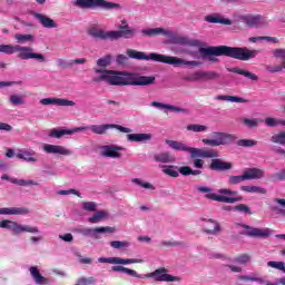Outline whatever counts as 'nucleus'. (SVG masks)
Instances as JSON below:
<instances>
[{"label": "nucleus", "mask_w": 285, "mask_h": 285, "mask_svg": "<svg viewBox=\"0 0 285 285\" xmlns=\"http://www.w3.org/2000/svg\"><path fill=\"white\" fill-rule=\"evenodd\" d=\"M200 55L207 57V61L217 63L219 59L217 57H229V59H237L238 61H248L257 57V50H250L246 47H228V46H215L207 48H199Z\"/></svg>", "instance_id": "1"}, {"label": "nucleus", "mask_w": 285, "mask_h": 285, "mask_svg": "<svg viewBox=\"0 0 285 285\" xmlns=\"http://www.w3.org/2000/svg\"><path fill=\"white\" fill-rule=\"evenodd\" d=\"M95 72H106L109 86H153L155 83L154 76L101 69H96Z\"/></svg>", "instance_id": "2"}, {"label": "nucleus", "mask_w": 285, "mask_h": 285, "mask_svg": "<svg viewBox=\"0 0 285 285\" xmlns=\"http://www.w3.org/2000/svg\"><path fill=\"white\" fill-rule=\"evenodd\" d=\"M126 55L129 59H137L138 61H157V63H167L168 66H202V61H186L181 58L156 52H151L147 56L146 52L137 51L135 49H127Z\"/></svg>", "instance_id": "3"}, {"label": "nucleus", "mask_w": 285, "mask_h": 285, "mask_svg": "<svg viewBox=\"0 0 285 285\" xmlns=\"http://www.w3.org/2000/svg\"><path fill=\"white\" fill-rule=\"evenodd\" d=\"M109 128H115L119 130V132L130 134L132 129L128 127H124L121 125H91L86 127H76L73 129H51L49 137H55L56 139H61V137H66V135H75V132H83L86 130H91L95 135H106Z\"/></svg>", "instance_id": "4"}, {"label": "nucleus", "mask_w": 285, "mask_h": 285, "mask_svg": "<svg viewBox=\"0 0 285 285\" xmlns=\"http://www.w3.org/2000/svg\"><path fill=\"white\" fill-rule=\"evenodd\" d=\"M165 144L169 146L173 150L180 153H189L191 159H197V157H203L204 159L219 157V151L216 149H199L195 147H188L186 144L177 140L166 139Z\"/></svg>", "instance_id": "5"}, {"label": "nucleus", "mask_w": 285, "mask_h": 285, "mask_svg": "<svg viewBox=\"0 0 285 285\" xmlns=\"http://www.w3.org/2000/svg\"><path fill=\"white\" fill-rule=\"evenodd\" d=\"M0 52H3L4 55H14V52H19L18 59H22L23 61L28 59H37L41 63L46 61V56H43V53H35L32 52V48L21 47L19 45H0Z\"/></svg>", "instance_id": "6"}, {"label": "nucleus", "mask_w": 285, "mask_h": 285, "mask_svg": "<svg viewBox=\"0 0 285 285\" xmlns=\"http://www.w3.org/2000/svg\"><path fill=\"white\" fill-rule=\"evenodd\" d=\"M75 6L81 10H115L121 8V4L106 0H76Z\"/></svg>", "instance_id": "7"}, {"label": "nucleus", "mask_w": 285, "mask_h": 285, "mask_svg": "<svg viewBox=\"0 0 285 285\" xmlns=\"http://www.w3.org/2000/svg\"><path fill=\"white\" fill-rule=\"evenodd\" d=\"M264 169L259 168H246L240 176H229L228 184L229 186H237V184H242V181H250L253 179H264L265 177Z\"/></svg>", "instance_id": "8"}, {"label": "nucleus", "mask_w": 285, "mask_h": 285, "mask_svg": "<svg viewBox=\"0 0 285 285\" xmlns=\"http://www.w3.org/2000/svg\"><path fill=\"white\" fill-rule=\"evenodd\" d=\"M0 228L11 230L12 235H21V233H39V227H32L30 225H20L14 220L3 219L0 222Z\"/></svg>", "instance_id": "9"}, {"label": "nucleus", "mask_w": 285, "mask_h": 285, "mask_svg": "<svg viewBox=\"0 0 285 285\" xmlns=\"http://www.w3.org/2000/svg\"><path fill=\"white\" fill-rule=\"evenodd\" d=\"M197 190L198 193H207L205 195L206 199H210L212 202H219L220 204H237V202H242V199H244L242 196H237V197L219 196L213 193V189L204 186H199Z\"/></svg>", "instance_id": "10"}, {"label": "nucleus", "mask_w": 285, "mask_h": 285, "mask_svg": "<svg viewBox=\"0 0 285 285\" xmlns=\"http://www.w3.org/2000/svg\"><path fill=\"white\" fill-rule=\"evenodd\" d=\"M170 32L171 35L167 37L170 39V43H174V46H188L189 48H202V46H204L202 40L190 39L185 36L175 35L173 31Z\"/></svg>", "instance_id": "11"}, {"label": "nucleus", "mask_w": 285, "mask_h": 285, "mask_svg": "<svg viewBox=\"0 0 285 285\" xmlns=\"http://www.w3.org/2000/svg\"><path fill=\"white\" fill-rule=\"evenodd\" d=\"M137 35V29L130 28V26H119L118 30L111 31V41H117V39H132Z\"/></svg>", "instance_id": "12"}, {"label": "nucleus", "mask_w": 285, "mask_h": 285, "mask_svg": "<svg viewBox=\"0 0 285 285\" xmlns=\"http://www.w3.org/2000/svg\"><path fill=\"white\" fill-rule=\"evenodd\" d=\"M242 228H245V232L243 235H246V237H255V238H266L271 237V230L268 228L262 229L256 227H250L246 224L240 225Z\"/></svg>", "instance_id": "13"}, {"label": "nucleus", "mask_w": 285, "mask_h": 285, "mask_svg": "<svg viewBox=\"0 0 285 285\" xmlns=\"http://www.w3.org/2000/svg\"><path fill=\"white\" fill-rule=\"evenodd\" d=\"M99 264H118V265H128V264H141L144 261L137 258H121V257H100L98 258Z\"/></svg>", "instance_id": "14"}, {"label": "nucleus", "mask_w": 285, "mask_h": 285, "mask_svg": "<svg viewBox=\"0 0 285 285\" xmlns=\"http://www.w3.org/2000/svg\"><path fill=\"white\" fill-rule=\"evenodd\" d=\"M126 148L117 145H106L102 146L101 155L102 157H108L110 159H119L121 157V151Z\"/></svg>", "instance_id": "15"}, {"label": "nucleus", "mask_w": 285, "mask_h": 285, "mask_svg": "<svg viewBox=\"0 0 285 285\" xmlns=\"http://www.w3.org/2000/svg\"><path fill=\"white\" fill-rule=\"evenodd\" d=\"M168 269L165 267L158 268L150 274H147L146 277H154L156 282H175L177 278L170 274H167Z\"/></svg>", "instance_id": "16"}, {"label": "nucleus", "mask_w": 285, "mask_h": 285, "mask_svg": "<svg viewBox=\"0 0 285 285\" xmlns=\"http://www.w3.org/2000/svg\"><path fill=\"white\" fill-rule=\"evenodd\" d=\"M233 168V163L224 161L217 157H213L209 164L210 170H216L218 173H224Z\"/></svg>", "instance_id": "17"}, {"label": "nucleus", "mask_w": 285, "mask_h": 285, "mask_svg": "<svg viewBox=\"0 0 285 285\" xmlns=\"http://www.w3.org/2000/svg\"><path fill=\"white\" fill-rule=\"evenodd\" d=\"M43 150L48 153V155H63L65 157L72 155L70 149L61 145H45Z\"/></svg>", "instance_id": "18"}, {"label": "nucleus", "mask_w": 285, "mask_h": 285, "mask_svg": "<svg viewBox=\"0 0 285 285\" xmlns=\"http://www.w3.org/2000/svg\"><path fill=\"white\" fill-rule=\"evenodd\" d=\"M142 37H170L171 32L168 29H164L161 27L158 28H149L141 30Z\"/></svg>", "instance_id": "19"}, {"label": "nucleus", "mask_w": 285, "mask_h": 285, "mask_svg": "<svg viewBox=\"0 0 285 285\" xmlns=\"http://www.w3.org/2000/svg\"><path fill=\"white\" fill-rule=\"evenodd\" d=\"M40 104L42 106H62V107H68V106H75V101L63 99V98H43L40 100Z\"/></svg>", "instance_id": "20"}, {"label": "nucleus", "mask_w": 285, "mask_h": 285, "mask_svg": "<svg viewBox=\"0 0 285 285\" xmlns=\"http://www.w3.org/2000/svg\"><path fill=\"white\" fill-rule=\"evenodd\" d=\"M87 32L94 39H99L100 41H106L108 39L111 40V31H105L97 27H90Z\"/></svg>", "instance_id": "21"}, {"label": "nucleus", "mask_w": 285, "mask_h": 285, "mask_svg": "<svg viewBox=\"0 0 285 285\" xmlns=\"http://www.w3.org/2000/svg\"><path fill=\"white\" fill-rule=\"evenodd\" d=\"M205 21H207V23H220L222 26H233V20L222 17L219 13L206 16Z\"/></svg>", "instance_id": "22"}, {"label": "nucleus", "mask_w": 285, "mask_h": 285, "mask_svg": "<svg viewBox=\"0 0 285 285\" xmlns=\"http://www.w3.org/2000/svg\"><path fill=\"white\" fill-rule=\"evenodd\" d=\"M214 140H216L219 146H226V144H230L237 139V136L225 134V132H214L213 134Z\"/></svg>", "instance_id": "23"}, {"label": "nucleus", "mask_w": 285, "mask_h": 285, "mask_svg": "<svg viewBox=\"0 0 285 285\" xmlns=\"http://www.w3.org/2000/svg\"><path fill=\"white\" fill-rule=\"evenodd\" d=\"M30 210L26 207H4L0 208V215H28Z\"/></svg>", "instance_id": "24"}, {"label": "nucleus", "mask_w": 285, "mask_h": 285, "mask_svg": "<svg viewBox=\"0 0 285 285\" xmlns=\"http://www.w3.org/2000/svg\"><path fill=\"white\" fill-rule=\"evenodd\" d=\"M33 17L41 23L42 28H57V22L43 13L35 12Z\"/></svg>", "instance_id": "25"}, {"label": "nucleus", "mask_w": 285, "mask_h": 285, "mask_svg": "<svg viewBox=\"0 0 285 285\" xmlns=\"http://www.w3.org/2000/svg\"><path fill=\"white\" fill-rule=\"evenodd\" d=\"M155 161L158 164H175L176 158L168 151L159 153L154 155Z\"/></svg>", "instance_id": "26"}, {"label": "nucleus", "mask_w": 285, "mask_h": 285, "mask_svg": "<svg viewBox=\"0 0 285 285\" xmlns=\"http://www.w3.org/2000/svg\"><path fill=\"white\" fill-rule=\"evenodd\" d=\"M227 72H233L234 75H242L243 77H246V79H250L252 81H257V79H259L257 75L250 71L244 70L239 67L227 68Z\"/></svg>", "instance_id": "27"}, {"label": "nucleus", "mask_w": 285, "mask_h": 285, "mask_svg": "<svg viewBox=\"0 0 285 285\" xmlns=\"http://www.w3.org/2000/svg\"><path fill=\"white\" fill-rule=\"evenodd\" d=\"M244 23L247 28H259L264 23L262 16H247L244 18Z\"/></svg>", "instance_id": "28"}, {"label": "nucleus", "mask_w": 285, "mask_h": 285, "mask_svg": "<svg viewBox=\"0 0 285 285\" xmlns=\"http://www.w3.org/2000/svg\"><path fill=\"white\" fill-rule=\"evenodd\" d=\"M203 222H209L212 224L210 227H205L203 229V233H206V235H217L222 232V226H219V223L215 219H203Z\"/></svg>", "instance_id": "29"}, {"label": "nucleus", "mask_w": 285, "mask_h": 285, "mask_svg": "<svg viewBox=\"0 0 285 285\" xmlns=\"http://www.w3.org/2000/svg\"><path fill=\"white\" fill-rule=\"evenodd\" d=\"M35 155H37V153H35L32 149H22L16 155V157L18 159H23V161L35 163L37 161Z\"/></svg>", "instance_id": "30"}, {"label": "nucleus", "mask_w": 285, "mask_h": 285, "mask_svg": "<svg viewBox=\"0 0 285 285\" xmlns=\"http://www.w3.org/2000/svg\"><path fill=\"white\" fill-rule=\"evenodd\" d=\"M194 77V79H205L206 81H213L215 79H219V73L217 71H197Z\"/></svg>", "instance_id": "31"}, {"label": "nucleus", "mask_w": 285, "mask_h": 285, "mask_svg": "<svg viewBox=\"0 0 285 285\" xmlns=\"http://www.w3.org/2000/svg\"><path fill=\"white\" fill-rule=\"evenodd\" d=\"M112 273H125L126 275H130V277H138L141 279L142 276L137 273L135 269H130L128 267H124L121 265H115L111 267Z\"/></svg>", "instance_id": "32"}, {"label": "nucleus", "mask_w": 285, "mask_h": 285, "mask_svg": "<svg viewBox=\"0 0 285 285\" xmlns=\"http://www.w3.org/2000/svg\"><path fill=\"white\" fill-rule=\"evenodd\" d=\"M30 275L32 279H35L36 284H48V279L41 275L39 268L37 266H31L29 268Z\"/></svg>", "instance_id": "33"}, {"label": "nucleus", "mask_w": 285, "mask_h": 285, "mask_svg": "<svg viewBox=\"0 0 285 285\" xmlns=\"http://www.w3.org/2000/svg\"><path fill=\"white\" fill-rule=\"evenodd\" d=\"M127 139L129 141H150V139H153V135L150 134H128L127 135Z\"/></svg>", "instance_id": "34"}, {"label": "nucleus", "mask_w": 285, "mask_h": 285, "mask_svg": "<svg viewBox=\"0 0 285 285\" xmlns=\"http://www.w3.org/2000/svg\"><path fill=\"white\" fill-rule=\"evenodd\" d=\"M151 106L154 108H163L165 110H173L174 112H186V109H184V108L175 107L173 105L161 104V102H158V101H153Z\"/></svg>", "instance_id": "35"}, {"label": "nucleus", "mask_w": 285, "mask_h": 285, "mask_svg": "<svg viewBox=\"0 0 285 285\" xmlns=\"http://www.w3.org/2000/svg\"><path fill=\"white\" fill-rule=\"evenodd\" d=\"M243 193H253L257 195H266L267 190L264 187L259 186H240Z\"/></svg>", "instance_id": "36"}, {"label": "nucleus", "mask_w": 285, "mask_h": 285, "mask_svg": "<svg viewBox=\"0 0 285 285\" xmlns=\"http://www.w3.org/2000/svg\"><path fill=\"white\" fill-rule=\"evenodd\" d=\"M106 217H108V212L100 210V212L94 214V216L89 217L88 222L90 224H99V222H104L106 219Z\"/></svg>", "instance_id": "37"}, {"label": "nucleus", "mask_w": 285, "mask_h": 285, "mask_svg": "<svg viewBox=\"0 0 285 285\" xmlns=\"http://www.w3.org/2000/svg\"><path fill=\"white\" fill-rule=\"evenodd\" d=\"M163 173L164 175H168V177H179V171H177V166L175 165H164Z\"/></svg>", "instance_id": "38"}, {"label": "nucleus", "mask_w": 285, "mask_h": 285, "mask_svg": "<svg viewBox=\"0 0 285 285\" xmlns=\"http://www.w3.org/2000/svg\"><path fill=\"white\" fill-rule=\"evenodd\" d=\"M219 101H232L233 104H246V99L237 96H217Z\"/></svg>", "instance_id": "39"}, {"label": "nucleus", "mask_w": 285, "mask_h": 285, "mask_svg": "<svg viewBox=\"0 0 285 285\" xmlns=\"http://www.w3.org/2000/svg\"><path fill=\"white\" fill-rule=\"evenodd\" d=\"M9 181L11 184H16L17 186H39V183L35 180L10 178Z\"/></svg>", "instance_id": "40"}, {"label": "nucleus", "mask_w": 285, "mask_h": 285, "mask_svg": "<svg viewBox=\"0 0 285 285\" xmlns=\"http://www.w3.org/2000/svg\"><path fill=\"white\" fill-rule=\"evenodd\" d=\"M80 235L85 237H94L95 239H99V235H97V228H80L77 230Z\"/></svg>", "instance_id": "41"}, {"label": "nucleus", "mask_w": 285, "mask_h": 285, "mask_svg": "<svg viewBox=\"0 0 285 285\" xmlns=\"http://www.w3.org/2000/svg\"><path fill=\"white\" fill-rule=\"evenodd\" d=\"M272 144H278L279 146H285V131H279L278 134H274L271 137Z\"/></svg>", "instance_id": "42"}, {"label": "nucleus", "mask_w": 285, "mask_h": 285, "mask_svg": "<svg viewBox=\"0 0 285 285\" xmlns=\"http://www.w3.org/2000/svg\"><path fill=\"white\" fill-rule=\"evenodd\" d=\"M265 70L271 73L282 72L283 70H285V59L281 65H276V66L266 65Z\"/></svg>", "instance_id": "43"}, {"label": "nucleus", "mask_w": 285, "mask_h": 285, "mask_svg": "<svg viewBox=\"0 0 285 285\" xmlns=\"http://www.w3.org/2000/svg\"><path fill=\"white\" fill-rule=\"evenodd\" d=\"M187 130L191 132H206L208 130V126L199 125V124H191L187 126Z\"/></svg>", "instance_id": "44"}, {"label": "nucleus", "mask_w": 285, "mask_h": 285, "mask_svg": "<svg viewBox=\"0 0 285 285\" xmlns=\"http://www.w3.org/2000/svg\"><path fill=\"white\" fill-rule=\"evenodd\" d=\"M86 58H77L73 60H70L68 63L63 62V59H59L58 60V66H62L63 68H66V66H75V63L77 65H83L86 63Z\"/></svg>", "instance_id": "45"}, {"label": "nucleus", "mask_w": 285, "mask_h": 285, "mask_svg": "<svg viewBox=\"0 0 285 285\" xmlns=\"http://www.w3.org/2000/svg\"><path fill=\"white\" fill-rule=\"evenodd\" d=\"M237 146H240L242 148H253V146H257V140L239 139Z\"/></svg>", "instance_id": "46"}, {"label": "nucleus", "mask_w": 285, "mask_h": 285, "mask_svg": "<svg viewBox=\"0 0 285 285\" xmlns=\"http://www.w3.org/2000/svg\"><path fill=\"white\" fill-rule=\"evenodd\" d=\"M9 101L12 104V106H23V104H26V100L21 95H11Z\"/></svg>", "instance_id": "47"}, {"label": "nucleus", "mask_w": 285, "mask_h": 285, "mask_svg": "<svg viewBox=\"0 0 285 285\" xmlns=\"http://www.w3.org/2000/svg\"><path fill=\"white\" fill-rule=\"evenodd\" d=\"M97 279L95 277H80L77 279V283L75 285H92L96 284Z\"/></svg>", "instance_id": "48"}, {"label": "nucleus", "mask_w": 285, "mask_h": 285, "mask_svg": "<svg viewBox=\"0 0 285 285\" xmlns=\"http://www.w3.org/2000/svg\"><path fill=\"white\" fill-rule=\"evenodd\" d=\"M132 184H136L137 186H140L141 188H146L149 190H155V186L150 183H142L140 178H134L131 179Z\"/></svg>", "instance_id": "49"}, {"label": "nucleus", "mask_w": 285, "mask_h": 285, "mask_svg": "<svg viewBox=\"0 0 285 285\" xmlns=\"http://www.w3.org/2000/svg\"><path fill=\"white\" fill-rule=\"evenodd\" d=\"M110 61H112V57L105 56V57L97 60V66L99 68H108V65L110 63Z\"/></svg>", "instance_id": "50"}, {"label": "nucleus", "mask_w": 285, "mask_h": 285, "mask_svg": "<svg viewBox=\"0 0 285 285\" xmlns=\"http://www.w3.org/2000/svg\"><path fill=\"white\" fill-rule=\"evenodd\" d=\"M267 266H269L271 268H276V271H283V273H285V264H284V262L269 261L267 263Z\"/></svg>", "instance_id": "51"}, {"label": "nucleus", "mask_w": 285, "mask_h": 285, "mask_svg": "<svg viewBox=\"0 0 285 285\" xmlns=\"http://www.w3.org/2000/svg\"><path fill=\"white\" fill-rule=\"evenodd\" d=\"M110 246L111 248H128V246H130V243L128 242H121V240H114V242H110Z\"/></svg>", "instance_id": "52"}, {"label": "nucleus", "mask_w": 285, "mask_h": 285, "mask_svg": "<svg viewBox=\"0 0 285 285\" xmlns=\"http://www.w3.org/2000/svg\"><path fill=\"white\" fill-rule=\"evenodd\" d=\"M243 124L244 126H247V128H257V126H259V120L257 119H249V118H245L243 119Z\"/></svg>", "instance_id": "53"}, {"label": "nucleus", "mask_w": 285, "mask_h": 285, "mask_svg": "<svg viewBox=\"0 0 285 285\" xmlns=\"http://www.w3.org/2000/svg\"><path fill=\"white\" fill-rule=\"evenodd\" d=\"M16 40L18 41V43H26V41H32V35L17 33Z\"/></svg>", "instance_id": "54"}, {"label": "nucleus", "mask_w": 285, "mask_h": 285, "mask_svg": "<svg viewBox=\"0 0 285 285\" xmlns=\"http://www.w3.org/2000/svg\"><path fill=\"white\" fill-rule=\"evenodd\" d=\"M115 227H110V226H107V227H96V235H99V233H105V234H108V235H112V233H115Z\"/></svg>", "instance_id": "55"}, {"label": "nucleus", "mask_w": 285, "mask_h": 285, "mask_svg": "<svg viewBox=\"0 0 285 285\" xmlns=\"http://www.w3.org/2000/svg\"><path fill=\"white\" fill-rule=\"evenodd\" d=\"M234 210H237L238 213H247L248 215H253V213H250V208L247 207V205L245 204L234 206Z\"/></svg>", "instance_id": "56"}, {"label": "nucleus", "mask_w": 285, "mask_h": 285, "mask_svg": "<svg viewBox=\"0 0 285 285\" xmlns=\"http://www.w3.org/2000/svg\"><path fill=\"white\" fill-rule=\"evenodd\" d=\"M218 193H219V195H223V197H225L224 195H229L232 197H237L239 195V191L230 190V189H226V188L219 189Z\"/></svg>", "instance_id": "57"}, {"label": "nucleus", "mask_w": 285, "mask_h": 285, "mask_svg": "<svg viewBox=\"0 0 285 285\" xmlns=\"http://www.w3.org/2000/svg\"><path fill=\"white\" fill-rule=\"evenodd\" d=\"M83 209L89 213H95V210H97V204L94 202L83 203Z\"/></svg>", "instance_id": "58"}, {"label": "nucleus", "mask_w": 285, "mask_h": 285, "mask_svg": "<svg viewBox=\"0 0 285 285\" xmlns=\"http://www.w3.org/2000/svg\"><path fill=\"white\" fill-rule=\"evenodd\" d=\"M58 195H76V197H81V193L77 189L59 190Z\"/></svg>", "instance_id": "59"}, {"label": "nucleus", "mask_w": 285, "mask_h": 285, "mask_svg": "<svg viewBox=\"0 0 285 285\" xmlns=\"http://www.w3.org/2000/svg\"><path fill=\"white\" fill-rule=\"evenodd\" d=\"M191 168L189 166H183L178 169V173H180V175H183L184 177H188L191 175Z\"/></svg>", "instance_id": "60"}, {"label": "nucleus", "mask_w": 285, "mask_h": 285, "mask_svg": "<svg viewBox=\"0 0 285 285\" xmlns=\"http://www.w3.org/2000/svg\"><path fill=\"white\" fill-rule=\"evenodd\" d=\"M204 157H196L194 158V168L202 169L204 168Z\"/></svg>", "instance_id": "61"}, {"label": "nucleus", "mask_w": 285, "mask_h": 285, "mask_svg": "<svg viewBox=\"0 0 285 285\" xmlns=\"http://www.w3.org/2000/svg\"><path fill=\"white\" fill-rule=\"evenodd\" d=\"M265 124L266 126H269L271 128L275 127V126H279V120L275 119V118H266L265 119Z\"/></svg>", "instance_id": "62"}, {"label": "nucleus", "mask_w": 285, "mask_h": 285, "mask_svg": "<svg viewBox=\"0 0 285 285\" xmlns=\"http://www.w3.org/2000/svg\"><path fill=\"white\" fill-rule=\"evenodd\" d=\"M274 179H276V181H285V169H282L281 171L274 174Z\"/></svg>", "instance_id": "63"}, {"label": "nucleus", "mask_w": 285, "mask_h": 285, "mask_svg": "<svg viewBox=\"0 0 285 285\" xmlns=\"http://www.w3.org/2000/svg\"><path fill=\"white\" fill-rule=\"evenodd\" d=\"M274 57L279 58V59H285V49H275L274 50Z\"/></svg>", "instance_id": "64"}]
</instances>
